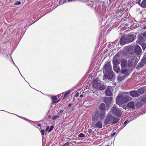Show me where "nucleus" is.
Segmentation results:
<instances>
[{
  "label": "nucleus",
  "mask_w": 146,
  "mask_h": 146,
  "mask_svg": "<svg viewBox=\"0 0 146 146\" xmlns=\"http://www.w3.org/2000/svg\"><path fill=\"white\" fill-rule=\"evenodd\" d=\"M136 36L134 35L123 36L120 40V44H124L127 43L131 42L136 38Z\"/></svg>",
  "instance_id": "1"
},
{
  "label": "nucleus",
  "mask_w": 146,
  "mask_h": 146,
  "mask_svg": "<svg viewBox=\"0 0 146 146\" xmlns=\"http://www.w3.org/2000/svg\"><path fill=\"white\" fill-rule=\"evenodd\" d=\"M131 100V98L129 97L119 95L116 98V101L118 104H123L126 103L129 101Z\"/></svg>",
  "instance_id": "2"
},
{
  "label": "nucleus",
  "mask_w": 146,
  "mask_h": 146,
  "mask_svg": "<svg viewBox=\"0 0 146 146\" xmlns=\"http://www.w3.org/2000/svg\"><path fill=\"white\" fill-rule=\"evenodd\" d=\"M111 110L113 113L119 117H120L121 115L122 112L121 110L116 108L115 106H113L111 109Z\"/></svg>",
  "instance_id": "3"
},
{
  "label": "nucleus",
  "mask_w": 146,
  "mask_h": 146,
  "mask_svg": "<svg viewBox=\"0 0 146 146\" xmlns=\"http://www.w3.org/2000/svg\"><path fill=\"white\" fill-rule=\"evenodd\" d=\"M113 116L111 115H108L105 120L104 124L105 125L110 124L112 125Z\"/></svg>",
  "instance_id": "4"
},
{
  "label": "nucleus",
  "mask_w": 146,
  "mask_h": 146,
  "mask_svg": "<svg viewBox=\"0 0 146 146\" xmlns=\"http://www.w3.org/2000/svg\"><path fill=\"white\" fill-rule=\"evenodd\" d=\"M113 89L112 87H109L105 91V94L108 96H111L113 93Z\"/></svg>",
  "instance_id": "5"
},
{
  "label": "nucleus",
  "mask_w": 146,
  "mask_h": 146,
  "mask_svg": "<svg viewBox=\"0 0 146 146\" xmlns=\"http://www.w3.org/2000/svg\"><path fill=\"white\" fill-rule=\"evenodd\" d=\"M99 112L98 111H95L94 115H93L92 119V121L94 122H96L98 117Z\"/></svg>",
  "instance_id": "6"
},
{
  "label": "nucleus",
  "mask_w": 146,
  "mask_h": 146,
  "mask_svg": "<svg viewBox=\"0 0 146 146\" xmlns=\"http://www.w3.org/2000/svg\"><path fill=\"white\" fill-rule=\"evenodd\" d=\"M103 124L101 121H98L95 124L92 125V127H93L94 128H101L102 127Z\"/></svg>",
  "instance_id": "7"
},
{
  "label": "nucleus",
  "mask_w": 146,
  "mask_h": 146,
  "mask_svg": "<svg viewBox=\"0 0 146 146\" xmlns=\"http://www.w3.org/2000/svg\"><path fill=\"white\" fill-rule=\"evenodd\" d=\"M134 46L135 48V52L137 54H140L141 51V49L140 47L137 44H135Z\"/></svg>",
  "instance_id": "8"
},
{
  "label": "nucleus",
  "mask_w": 146,
  "mask_h": 146,
  "mask_svg": "<svg viewBox=\"0 0 146 146\" xmlns=\"http://www.w3.org/2000/svg\"><path fill=\"white\" fill-rule=\"evenodd\" d=\"M130 96L133 97H135L139 96L138 92L137 91H133L130 92Z\"/></svg>",
  "instance_id": "9"
},
{
  "label": "nucleus",
  "mask_w": 146,
  "mask_h": 146,
  "mask_svg": "<svg viewBox=\"0 0 146 146\" xmlns=\"http://www.w3.org/2000/svg\"><path fill=\"white\" fill-rule=\"evenodd\" d=\"M104 102L107 105H109L112 102V98L111 97H106L104 100Z\"/></svg>",
  "instance_id": "10"
},
{
  "label": "nucleus",
  "mask_w": 146,
  "mask_h": 146,
  "mask_svg": "<svg viewBox=\"0 0 146 146\" xmlns=\"http://www.w3.org/2000/svg\"><path fill=\"white\" fill-rule=\"evenodd\" d=\"M101 84L100 82H93L92 86L95 88L98 89L100 86H101Z\"/></svg>",
  "instance_id": "11"
},
{
  "label": "nucleus",
  "mask_w": 146,
  "mask_h": 146,
  "mask_svg": "<svg viewBox=\"0 0 146 146\" xmlns=\"http://www.w3.org/2000/svg\"><path fill=\"white\" fill-rule=\"evenodd\" d=\"M104 68L107 71H109L111 70V67L110 64L108 63L105 64Z\"/></svg>",
  "instance_id": "12"
},
{
  "label": "nucleus",
  "mask_w": 146,
  "mask_h": 146,
  "mask_svg": "<svg viewBox=\"0 0 146 146\" xmlns=\"http://www.w3.org/2000/svg\"><path fill=\"white\" fill-rule=\"evenodd\" d=\"M145 90V89L144 87L143 88H141L137 90V92H138L139 96H140V94H143Z\"/></svg>",
  "instance_id": "13"
},
{
  "label": "nucleus",
  "mask_w": 146,
  "mask_h": 146,
  "mask_svg": "<svg viewBox=\"0 0 146 146\" xmlns=\"http://www.w3.org/2000/svg\"><path fill=\"white\" fill-rule=\"evenodd\" d=\"M127 106L131 108H134L135 103L133 101L130 102L128 103Z\"/></svg>",
  "instance_id": "14"
},
{
  "label": "nucleus",
  "mask_w": 146,
  "mask_h": 146,
  "mask_svg": "<svg viewBox=\"0 0 146 146\" xmlns=\"http://www.w3.org/2000/svg\"><path fill=\"white\" fill-rule=\"evenodd\" d=\"M105 112L104 111H102L100 112L99 113V117L100 119L101 120H102L105 116Z\"/></svg>",
  "instance_id": "15"
},
{
  "label": "nucleus",
  "mask_w": 146,
  "mask_h": 146,
  "mask_svg": "<svg viewBox=\"0 0 146 146\" xmlns=\"http://www.w3.org/2000/svg\"><path fill=\"white\" fill-rule=\"evenodd\" d=\"M113 72H109L107 78L108 79L111 80L113 78Z\"/></svg>",
  "instance_id": "16"
},
{
  "label": "nucleus",
  "mask_w": 146,
  "mask_h": 146,
  "mask_svg": "<svg viewBox=\"0 0 146 146\" xmlns=\"http://www.w3.org/2000/svg\"><path fill=\"white\" fill-rule=\"evenodd\" d=\"M143 36H139L138 38V40L137 41V43L139 44H140L142 42H141L144 40V38L142 37Z\"/></svg>",
  "instance_id": "17"
},
{
  "label": "nucleus",
  "mask_w": 146,
  "mask_h": 146,
  "mask_svg": "<svg viewBox=\"0 0 146 146\" xmlns=\"http://www.w3.org/2000/svg\"><path fill=\"white\" fill-rule=\"evenodd\" d=\"M113 68L114 71L117 73L120 71V68L119 66H117V65H113Z\"/></svg>",
  "instance_id": "18"
},
{
  "label": "nucleus",
  "mask_w": 146,
  "mask_h": 146,
  "mask_svg": "<svg viewBox=\"0 0 146 146\" xmlns=\"http://www.w3.org/2000/svg\"><path fill=\"white\" fill-rule=\"evenodd\" d=\"M127 61L125 60H123L122 61L121 63V66L122 68H125L126 66Z\"/></svg>",
  "instance_id": "19"
},
{
  "label": "nucleus",
  "mask_w": 146,
  "mask_h": 146,
  "mask_svg": "<svg viewBox=\"0 0 146 146\" xmlns=\"http://www.w3.org/2000/svg\"><path fill=\"white\" fill-rule=\"evenodd\" d=\"M119 120L117 118L113 117L112 125L117 123Z\"/></svg>",
  "instance_id": "20"
},
{
  "label": "nucleus",
  "mask_w": 146,
  "mask_h": 146,
  "mask_svg": "<svg viewBox=\"0 0 146 146\" xmlns=\"http://www.w3.org/2000/svg\"><path fill=\"white\" fill-rule=\"evenodd\" d=\"M99 109L100 110L103 111L105 110V106L104 103H102L100 104L99 107Z\"/></svg>",
  "instance_id": "21"
},
{
  "label": "nucleus",
  "mask_w": 146,
  "mask_h": 146,
  "mask_svg": "<svg viewBox=\"0 0 146 146\" xmlns=\"http://www.w3.org/2000/svg\"><path fill=\"white\" fill-rule=\"evenodd\" d=\"M52 100H53V102L54 103H57L59 101L57 100V98L56 96H53L52 98Z\"/></svg>",
  "instance_id": "22"
},
{
  "label": "nucleus",
  "mask_w": 146,
  "mask_h": 146,
  "mask_svg": "<svg viewBox=\"0 0 146 146\" xmlns=\"http://www.w3.org/2000/svg\"><path fill=\"white\" fill-rule=\"evenodd\" d=\"M113 62L114 65H116L119 64V62L116 59H114L113 60Z\"/></svg>",
  "instance_id": "23"
},
{
  "label": "nucleus",
  "mask_w": 146,
  "mask_h": 146,
  "mask_svg": "<svg viewBox=\"0 0 146 146\" xmlns=\"http://www.w3.org/2000/svg\"><path fill=\"white\" fill-rule=\"evenodd\" d=\"M127 70L126 69H121V72L123 74H126L127 72Z\"/></svg>",
  "instance_id": "24"
},
{
  "label": "nucleus",
  "mask_w": 146,
  "mask_h": 146,
  "mask_svg": "<svg viewBox=\"0 0 146 146\" xmlns=\"http://www.w3.org/2000/svg\"><path fill=\"white\" fill-rule=\"evenodd\" d=\"M146 5V1L145 0H143L141 4V6L142 7H144Z\"/></svg>",
  "instance_id": "25"
},
{
  "label": "nucleus",
  "mask_w": 146,
  "mask_h": 146,
  "mask_svg": "<svg viewBox=\"0 0 146 146\" xmlns=\"http://www.w3.org/2000/svg\"><path fill=\"white\" fill-rule=\"evenodd\" d=\"M142 46L143 50L144 49L146 48V44L144 42H142L140 44Z\"/></svg>",
  "instance_id": "26"
},
{
  "label": "nucleus",
  "mask_w": 146,
  "mask_h": 146,
  "mask_svg": "<svg viewBox=\"0 0 146 146\" xmlns=\"http://www.w3.org/2000/svg\"><path fill=\"white\" fill-rule=\"evenodd\" d=\"M137 58H134L132 60V62L133 63H136L137 62Z\"/></svg>",
  "instance_id": "27"
},
{
  "label": "nucleus",
  "mask_w": 146,
  "mask_h": 146,
  "mask_svg": "<svg viewBox=\"0 0 146 146\" xmlns=\"http://www.w3.org/2000/svg\"><path fill=\"white\" fill-rule=\"evenodd\" d=\"M105 88V86L103 85H102L100 86V87H99L98 89L100 90H103Z\"/></svg>",
  "instance_id": "28"
},
{
  "label": "nucleus",
  "mask_w": 146,
  "mask_h": 146,
  "mask_svg": "<svg viewBox=\"0 0 146 146\" xmlns=\"http://www.w3.org/2000/svg\"><path fill=\"white\" fill-rule=\"evenodd\" d=\"M66 2V0H60L59 3L60 4H62Z\"/></svg>",
  "instance_id": "29"
},
{
  "label": "nucleus",
  "mask_w": 146,
  "mask_h": 146,
  "mask_svg": "<svg viewBox=\"0 0 146 146\" xmlns=\"http://www.w3.org/2000/svg\"><path fill=\"white\" fill-rule=\"evenodd\" d=\"M85 135L83 133H80L78 135V136L80 137H84Z\"/></svg>",
  "instance_id": "30"
},
{
  "label": "nucleus",
  "mask_w": 146,
  "mask_h": 146,
  "mask_svg": "<svg viewBox=\"0 0 146 146\" xmlns=\"http://www.w3.org/2000/svg\"><path fill=\"white\" fill-rule=\"evenodd\" d=\"M54 126L52 125L50 126V127L49 128V129L48 130V132H50L54 128Z\"/></svg>",
  "instance_id": "31"
},
{
  "label": "nucleus",
  "mask_w": 146,
  "mask_h": 146,
  "mask_svg": "<svg viewBox=\"0 0 146 146\" xmlns=\"http://www.w3.org/2000/svg\"><path fill=\"white\" fill-rule=\"evenodd\" d=\"M58 116L57 115H55L54 116L52 117V119L53 120H55L58 118Z\"/></svg>",
  "instance_id": "32"
},
{
  "label": "nucleus",
  "mask_w": 146,
  "mask_h": 146,
  "mask_svg": "<svg viewBox=\"0 0 146 146\" xmlns=\"http://www.w3.org/2000/svg\"><path fill=\"white\" fill-rule=\"evenodd\" d=\"M141 35L144 37L146 38V32L142 33Z\"/></svg>",
  "instance_id": "33"
},
{
  "label": "nucleus",
  "mask_w": 146,
  "mask_h": 146,
  "mask_svg": "<svg viewBox=\"0 0 146 146\" xmlns=\"http://www.w3.org/2000/svg\"><path fill=\"white\" fill-rule=\"evenodd\" d=\"M69 92H70L69 91H68L66 93L64 94V97H66L69 94Z\"/></svg>",
  "instance_id": "34"
},
{
  "label": "nucleus",
  "mask_w": 146,
  "mask_h": 146,
  "mask_svg": "<svg viewBox=\"0 0 146 146\" xmlns=\"http://www.w3.org/2000/svg\"><path fill=\"white\" fill-rule=\"evenodd\" d=\"M92 132V130L90 129H88V132L90 133H91Z\"/></svg>",
  "instance_id": "35"
},
{
  "label": "nucleus",
  "mask_w": 146,
  "mask_h": 146,
  "mask_svg": "<svg viewBox=\"0 0 146 146\" xmlns=\"http://www.w3.org/2000/svg\"><path fill=\"white\" fill-rule=\"evenodd\" d=\"M21 4V2L19 1H17L15 4V5H20Z\"/></svg>",
  "instance_id": "36"
},
{
  "label": "nucleus",
  "mask_w": 146,
  "mask_h": 146,
  "mask_svg": "<svg viewBox=\"0 0 146 146\" xmlns=\"http://www.w3.org/2000/svg\"><path fill=\"white\" fill-rule=\"evenodd\" d=\"M41 134L43 135H44V130L43 129H42L41 130Z\"/></svg>",
  "instance_id": "37"
},
{
  "label": "nucleus",
  "mask_w": 146,
  "mask_h": 146,
  "mask_svg": "<svg viewBox=\"0 0 146 146\" xmlns=\"http://www.w3.org/2000/svg\"><path fill=\"white\" fill-rule=\"evenodd\" d=\"M132 48V46L129 47L128 48V51H129V49H131Z\"/></svg>",
  "instance_id": "38"
},
{
  "label": "nucleus",
  "mask_w": 146,
  "mask_h": 146,
  "mask_svg": "<svg viewBox=\"0 0 146 146\" xmlns=\"http://www.w3.org/2000/svg\"><path fill=\"white\" fill-rule=\"evenodd\" d=\"M49 126H47V127H46V129L45 131H46L48 130V129H49Z\"/></svg>",
  "instance_id": "39"
},
{
  "label": "nucleus",
  "mask_w": 146,
  "mask_h": 146,
  "mask_svg": "<svg viewBox=\"0 0 146 146\" xmlns=\"http://www.w3.org/2000/svg\"><path fill=\"white\" fill-rule=\"evenodd\" d=\"M69 144V143L67 142V143H65L64 144V145L66 146V145H67Z\"/></svg>",
  "instance_id": "40"
},
{
  "label": "nucleus",
  "mask_w": 146,
  "mask_h": 146,
  "mask_svg": "<svg viewBox=\"0 0 146 146\" xmlns=\"http://www.w3.org/2000/svg\"><path fill=\"white\" fill-rule=\"evenodd\" d=\"M115 132L111 134V136H113L115 135Z\"/></svg>",
  "instance_id": "41"
},
{
  "label": "nucleus",
  "mask_w": 146,
  "mask_h": 146,
  "mask_svg": "<svg viewBox=\"0 0 146 146\" xmlns=\"http://www.w3.org/2000/svg\"><path fill=\"white\" fill-rule=\"evenodd\" d=\"M78 93H77L76 94V97H77L78 96Z\"/></svg>",
  "instance_id": "42"
},
{
  "label": "nucleus",
  "mask_w": 146,
  "mask_h": 146,
  "mask_svg": "<svg viewBox=\"0 0 146 146\" xmlns=\"http://www.w3.org/2000/svg\"><path fill=\"white\" fill-rule=\"evenodd\" d=\"M37 125L38 126H40L41 125V124L40 123L38 124Z\"/></svg>",
  "instance_id": "43"
},
{
  "label": "nucleus",
  "mask_w": 146,
  "mask_h": 146,
  "mask_svg": "<svg viewBox=\"0 0 146 146\" xmlns=\"http://www.w3.org/2000/svg\"><path fill=\"white\" fill-rule=\"evenodd\" d=\"M129 52L131 53V54H132L134 53V51H133V52Z\"/></svg>",
  "instance_id": "44"
},
{
  "label": "nucleus",
  "mask_w": 146,
  "mask_h": 146,
  "mask_svg": "<svg viewBox=\"0 0 146 146\" xmlns=\"http://www.w3.org/2000/svg\"><path fill=\"white\" fill-rule=\"evenodd\" d=\"M143 29H146V26L144 27L143 28Z\"/></svg>",
  "instance_id": "45"
},
{
  "label": "nucleus",
  "mask_w": 146,
  "mask_h": 146,
  "mask_svg": "<svg viewBox=\"0 0 146 146\" xmlns=\"http://www.w3.org/2000/svg\"><path fill=\"white\" fill-rule=\"evenodd\" d=\"M83 95L81 94V95H80V97H83Z\"/></svg>",
  "instance_id": "46"
},
{
  "label": "nucleus",
  "mask_w": 146,
  "mask_h": 146,
  "mask_svg": "<svg viewBox=\"0 0 146 146\" xmlns=\"http://www.w3.org/2000/svg\"><path fill=\"white\" fill-rule=\"evenodd\" d=\"M72 104H70L68 105V106L70 107L72 106Z\"/></svg>",
  "instance_id": "47"
},
{
  "label": "nucleus",
  "mask_w": 146,
  "mask_h": 146,
  "mask_svg": "<svg viewBox=\"0 0 146 146\" xmlns=\"http://www.w3.org/2000/svg\"><path fill=\"white\" fill-rule=\"evenodd\" d=\"M127 122V121H125L124 123V125H125L126 123Z\"/></svg>",
  "instance_id": "48"
},
{
  "label": "nucleus",
  "mask_w": 146,
  "mask_h": 146,
  "mask_svg": "<svg viewBox=\"0 0 146 146\" xmlns=\"http://www.w3.org/2000/svg\"><path fill=\"white\" fill-rule=\"evenodd\" d=\"M61 113H60V112L59 111L58 113V114L59 115H60V114Z\"/></svg>",
  "instance_id": "49"
},
{
  "label": "nucleus",
  "mask_w": 146,
  "mask_h": 146,
  "mask_svg": "<svg viewBox=\"0 0 146 146\" xmlns=\"http://www.w3.org/2000/svg\"><path fill=\"white\" fill-rule=\"evenodd\" d=\"M68 1H72L73 0H67Z\"/></svg>",
  "instance_id": "50"
},
{
  "label": "nucleus",
  "mask_w": 146,
  "mask_h": 146,
  "mask_svg": "<svg viewBox=\"0 0 146 146\" xmlns=\"http://www.w3.org/2000/svg\"><path fill=\"white\" fill-rule=\"evenodd\" d=\"M60 112V113H62V112H63V111L62 110H61Z\"/></svg>",
  "instance_id": "51"
},
{
  "label": "nucleus",
  "mask_w": 146,
  "mask_h": 146,
  "mask_svg": "<svg viewBox=\"0 0 146 146\" xmlns=\"http://www.w3.org/2000/svg\"><path fill=\"white\" fill-rule=\"evenodd\" d=\"M145 87V90H146V86L144 87Z\"/></svg>",
  "instance_id": "52"
}]
</instances>
